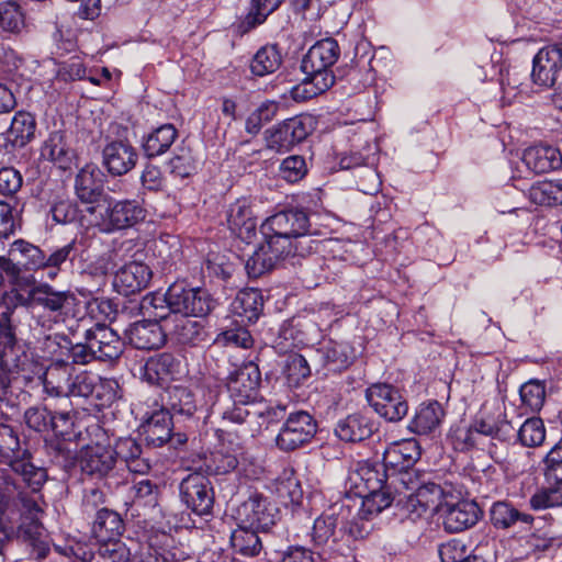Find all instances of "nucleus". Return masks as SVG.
<instances>
[{
	"label": "nucleus",
	"instance_id": "nucleus-6",
	"mask_svg": "<svg viewBox=\"0 0 562 562\" xmlns=\"http://www.w3.org/2000/svg\"><path fill=\"white\" fill-rule=\"evenodd\" d=\"M181 501L198 515L209 514L214 505V490L210 479L196 467L180 483Z\"/></svg>",
	"mask_w": 562,
	"mask_h": 562
},
{
	"label": "nucleus",
	"instance_id": "nucleus-49",
	"mask_svg": "<svg viewBox=\"0 0 562 562\" xmlns=\"http://www.w3.org/2000/svg\"><path fill=\"white\" fill-rule=\"evenodd\" d=\"M202 467V472L209 475L226 474L234 471L238 467V459L236 456L224 452H215L205 458Z\"/></svg>",
	"mask_w": 562,
	"mask_h": 562
},
{
	"label": "nucleus",
	"instance_id": "nucleus-29",
	"mask_svg": "<svg viewBox=\"0 0 562 562\" xmlns=\"http://www.w3.org/2000/svg\"><path fill=\"white\" fill-rule=\"evenodd\" d=\"M491 522L497 529H509L518 524L531 526L535 518L530 514L518 510L508 502H496L491 512Z\"/></svg>",
	"mask_w": 562,
	"mask_h": 562
},
{
	"label": "nucleus",
	"instance_id": "nucleus-38",
	"mask_svg": "<svg viewBox=\"0 0 562 562\" xmlns=\"http://www.w3.org/2000/svg\"><path fill=\"white\" fill-rule=\"evenodd\" d=\"M88 236L86 233L76 236L68 244L64 245L52 251L48 256L45 255V269H54L49 271L48 276L54 278L57 272L61 270L63 265L72 261L80 251V248L86 247Z\"/></svg>",
	"mask_w": 562,
	"mask_h": 562
},
{
	"label": "nucleus",
	"instance_id": "nucleus-28",
	"mask_svg": "<svg viewBox=\"0 0 562 562\" xmlns=\"http://www.w3.org/2000/svg\"><path fill=\"white\" fill-rule=\"evenodd\" d=\"M372 420L361 413L348 415L341 419L336 428V435L344 441L357 442L369 438L373 432Z\"/></svg>",
	"mask_w": 562,
	"mask_h": 562
},
{
	"label": "nucleus",
	"instance_id": "nucleus-63",
	"mask_svg": "<svg viewBox=\"0 0 562 562\" xmlns=\"http://www.w3.org/2000/svg\"><path fill=\"white\" fill-rule=\"evenodd\" d=\"M135 502L139 505L156 507L158 505L159 487L149 480H142L134 485Z\"/></svg>",
	"mask_w": 562,
	"mask_h": 562
},
{
	"label": "nucleus",
	"instance_id": "nucleus-35",
	"mask_svg": "<svg viewBox=\"0 0 562 562\" xmlns=\"http://www.w3.org/2000/svg\"><path fill=\"white\" fill-rule=\"evenodd\" d=\"M124 531V522L121 516L108 508L98 510L92 524V535L98 542L113 540L121 537Z\"/></svg>",
	"mask_w": 562,
	"mask_h": 562
},
{
	"label": "nucleus",
	"instance_id": "nucleus-54",
	"mask_svg": "<svg viewBox=\"0 0 562 562\" xmlns=\"http://www.w3.org/2000/svg\"><path fill=\"white\" fill-rule=\"evenodd\" d=\"M170 409L176 415L192 417L196 412L193 394L187 387H175L170 392Z\"/></svg>",
	"mask_w": 562,
	"mask_h": 562
},
{
	"label": "nucleus",
	"instance_id": "nucleus-61",
	"mask_svg": "<svg viewBox=\"0 0 562 562\" xmlns=\"http://www.w3.org/2000/svg\"><path fill=\"white\" fill-rule=\"evenodd\" d=\"M307 172L305 159L302 156H290L280 166V175L289 182L301 180Z\"/></svg>",
	"mask_w": 562,
	"mask_h": 562
},
{
	"label": "nucleus",
	"instance_id": "nucleus-30",
	"mask_svg": "<svg viewBox=\"0 0 562 562\" xmlns=\"http://www.w3.org/2000/svg\"><path fill=\"white\" fill-rule=\"evenodd\" d=\"M74 371L75 368L65 361L50 364L44 375L46 392L55 396H68Z\"/></svg>",
	"mask_w": 562,
	"mask_h": 562
},
{
	"label": "nucleus",
	"instance_id": "nucleus-26",
	"mask_svg": "<svg viewBox=\"0 0 562 562\" xmlns=\"http://www.w3.org/2000/svg\"><path fill=\"white\" fill-rule=\"evenodd\" d=\"M116 463L122 462L130 472L145 474L150 470V463L143 457L140 445L133 438H120L115 447Z\"/></svg>",
	"mask_w": 562,
	"mask_h": 562
},
{
	"label": "nucleus",
	"instance_id": "nucleus-39",
	"mask_svg": "<svg viewBox=\"0 0 562 562\" xmlns=\"http://www.w3.org/2000/svg\"><path fill=\"white\" fill-rule=\"evenodd\" d=\"M9 255L16 259L21 270L45 269V254L43 250L25 240H15L9 249Z\"/></svg>",
	"mask_w": 562,
	"mask_h": 562
},
{
	"label": "nucleus",
	"instance_id": "nucleus-18",
	"mask_svg": "<svg viewBox=\"0 0 562 562\" xmlns=\"http://www.w3.org/2000/svg\"><path fill=\"white\" fill-rule=\"evenodd\" d=\"M130 344L136 349L153 350L166 342V326L151 319L136 322L126 330Z\"/></svg>",
	"mask_w": 562,
	"mask_h": 562
},
{
	"label": "nucleus",
	"instance_id": "nucleus-56",
	"mask_svg": "<svg viewBox=\"0 0 562 562\" xmlns=\"http://www.w3.org/2000/svg\"><path fill=\"white\" fill-rule=\"evenodd\" d=\"M95 406H110L119 398V384L112 379H100L97 376V383L93 384V394Z\"/></svg>",
	"mask_w": 562,
	"mask_h": 562
},
{
	"label": "nucleus",
	"instance_id": "nucleus-27",
	"mask_svg": "<svg viewBox=\"0 0 562 562\" xmlns=\"http://www.w3.org/2000/svg\"><path fill=\"white\" fill-rule=\"evenodd\" d=\"M522 160L536 173H546L562 166V156L558 148L549 145H537L524 151Z\"/></svg>",
	"mask_w": 562,
	"mask_h": 562
},
{
	"label": "nucleus",
	"instance_id": "nucleus-48",
	"mask_svg": "<svg viewBox=\"0 0 562 562\" xmlns=\"http://www.w3.org/2000/svg\"><path fill=\"white\" fill-rule=\"evenodd\" d=\"M25 456L26 451L20 450V440L13 428L5 424H0V462L10 464L11 460Z\"/></svg>",
	"mask_w": 562,
	"mask_h": 562
},
{
	"label": "nucleus",
	"instance_id": "nucleus-10",
	"mask_svg": "<svg viewBox=\"0 0 562 562\" xmlns=\"http://www.w3.org/2000/svg\"><path fill=\"white\" fill-rule=\"evenodd\" d=\"M261 372L257 364L248 362L227 378V391L233 403L251 404L259 396Z\"/></svg>",
	"mask_w": 562,
	"mask_h": 562
},
{
	"label": "nucleus",
	"instance_id": "nucleus-50",
	"mask_svg": "<svg viewBox=\"0 0 562 562\" xmlns=\"http://www.w3.org/2000/svg\"><path fill=\"white\" fill-rule=\"evenodd\" d=\"M529 505L533 510H544L562 506V487L550 485L537 490L530 497Z\"/></svg>",
	"mask_w": 562,
	"mask_h": 562
},
{
	"label": "nucleus",
	"instance_id": "nucleus-44",
	"mask_svg": "<svg viewBox=\"0 0 562 562\" xmlns=\"http://www.w3.org/2000/svg\"><path fill=\"white\" fill-rule=\"evenodd\" d=\"M508 430H514V428L507 422L497 424L490 418H482L480 420H476L474 425L465 432L463 441L465 445L474 447L476 445L474 434L505 440Z\"/></svg>",
	"mask_w": 562,
	"mask_h": 562
},
{
	"label": "nucleus",
	"instance_id": "nucleus-60",
	"mask_svg": "<svg viewBox=\"0 0 562 562\" xmlns=\"http://www.w3.org/2000/svg\"><path fill=\"white\" fill-rule=\"evenodd\" d=\"M26 426L37 432L49 431L50 412L44 406H33L25 411Z\"/></svg>",
	"mask_w": 562,
	"mask_h": 562
},
{
	"label": "nucleus",
	"instance_id": "nucleus-25",
	"mask_svg": "<svg viewBox=\"0 0 562 562\" xmlns=\"http://www.w3.org/2000/svg\"><path fill=\"white\" fill-rule=\"evenodd\" d=\"M142 434L148 445L161 447L170 439L172 431V416L166 408L150 413L140 425Z\"/></svg>",
	"mask_w": 562,
	"mask_h": 562
},
{
	"label": "nucleus",
	"instance_id": "nucleus-7",
	"mask_svg": "<svg viewBox=\"0 0 562 562\" xmlns=\"http://www.w3.org/2000/svg\"><path fill=\"white\" fill-rule=\"evenodd\" d=\"M370 406L387 422L402 420L408 413V404L400 390L391 384L374 383L366 391Z\"/></svg>",
	"mask_w": 562,
	"mask_h": 562
},
{
	"label": "nucleus",
	"instance_id": "nucleus-46",
	"mask_svg": "<svg viewBox=\"0 0 562 562\" xmlns=\"http://www.w3.org/2000/svg\"><path fill=\"white\" fill-rule=\"evenodd\" d=\"M281 65V54L277 46L269 45L261 47L251 60V71L254 75L262 77L272 74Z\"/></svg>",
	"mask_w": 562,
	"mask_h": 562
},
{
	"label": "nucleus",
	"instance_id": "nucleus-31",
	"mask_svg": "<svg viewBox=\"0 0 562 562\" xmlns=\"http://www.w3.org/2000/svg\"><path fill=\"white\" fill-rule=\"evenodd\" d=\"M394 501V494L391 491L390 485L369 491V493L361 497L353 499L351 508H359V515L361 518H371L380 514L382 510L391 506Z\"/></svg>",
	"mask_w": 562,
	"mask_h": 562
},
{
	"label": "nucleus",
	"instance_id": "nucleus-64",
	"mask_svg": "<svg viewBox=\"0 0 562 562\" xmlns=\"http://www.w3.org/2000/svg\"><path fill=\"white\" fill-rule=\"evenodd\" d=\"M441 562H464L469 557L467 544L461 540H451L439 548Z\"/></svg>",
	"mask_w": 562,
	"mask_h": 562
},
{
	"label": "nucleus",
	"instance_id": "nucleus-1",
	"mask_svg": "<svg viewBox=\"0 0 562 562\" xmlns=\"http://www.w3.org/2000/svg\"><path fill=\"white\" fill-rule=\"evenodd\" d=\"M265 243L246 262L249 277L258 278L280 265H302V260L316 252L319 240L311 231L308 214L290 209L269 216L261 225Z\"/></svg>",
	"mask_w": 562,
	"mask_h": 562
},
{
	"label": "nucleus",
	"instance_id": "nucleus-62",
	"mask_svg": "<svg viewBox=\"0 0 562 562\" xmlns=\"http://www.w3.org/2000/svg\"><path fill=\"white\" fill-rule=\"evenodd\" d=\"M43 525L38 517L25 516L18 528V538L36 547L42 536Z\"/></svg>",
	"mask_w": 562,
	"mask_h": 562
},
{
	"label": "nucleus",
	"instance_id": "nucleus-3",
	"mask_svg": "<svg viewBox=\"0 0 562 562\" xmlns=\"http://www.w3.org/2000/svg\"><path fill=\"white\" fill-rule=\"evenodd\" d=\"M146 216V211L135 200L109 202L102 211L100 205L86 206L81 211L80 224L95 227L99 232L111 234L136 225Z\"/></svg>",
	"mask_w": 562,
	"mask_h": 562
},
{
	"label": "nucleus",
	"instance_id": "nucleus-37",
	"mask_svg": "<svg viewBox=\"0 0 562 562\" xmlns=\"http://www.w3.org/2000/svg\"><path fill=\"white\" fill-rule=\"evenodd\" d=\"M31 299L34 304L50 312H61L75 300L71 293L55 291L48 284L34 286L31 291Z\"/></svg>",
	"mask_w": 562,
	"mask_h": 562
},
{
	"label": "nucleus",
	"instance_id": "nucleus-19",
	"mask_svg": "<svg viewBox=\"0 0 562 562\" xmlns=\"http://www.w3.org/2000/svg\"><path fill=\"white\" fill-rule=\"evenodd\" d=\"M41 155L61 170L71 169L76 161V151L63 131H54L48 135L41 148Z\"/></svg>",
	"mask_w": 562,
	"mask_h": 562
},
{
	"label": "nucleus",
	"instance_id": "nucleus-17",
	"mask_svg": "<svg viewBox=\"0 0 562 562\" xmlns=\"http://www.w3.org/2000/svg\"><path fill=\"white\" fill-rule=\"evenodd\" d=\"M102 156L103 165L112 176H123L130 172L138 160L136 149L124 140H113L106 144Z\"/></svg>",
	"mask_w": 562,
	"mask_h": 562
},
{
	"label": "nucleus",
	"instance_id": "nucleus-5",
	"mask_svg": "<svg viewBox=\"0 0 562 562\" xmlns=\"http://www.w3.org/2000/svg\"><path fill=\"white\" fill-rule=\"evenodd\" d=\"M79 462L82 472L98 479H105L111 486L120 485L123 479L115 459V451L111 446L92 445L81 449Z\"/></svg>",
	"mask_w": 562,
	"mask_h": 562
},
{
	"label": "nucleus",
	"instance_id": "nucleus-2",
	"mask_svg": "<svg viewBox=\"0 0 562 562\" xmlns=\"http://www.w3.org/2000/svg\"><path fill=\"white\" fill-rule=\"evenodd\" d=\"M339 54V45L331 37L318 41L308 49L301 64V69L306 77L292 90L295 101L312 99L333 87L335 76L330 68L337 61Z\"/></svg>",
	"mask_w": 562,
	"mask_h": 562
},
{
	"label": "nucleus",
	"instance_id": "nucleus-51",
	"mask_svg": "<svg viewBox=\"0 0 562 562\" xmlns=\"http://www.w3.org/2000/svg\"><path fill=\"white\" fill-rule=\"evenodd\" d=\"M283 373L289 386L296 387L310 376L311 369L302 355L294 353L288 357Z\"/></svg>",
	"mask_w": 562,
	"mask_h": 562
},
{
	"label": "nucleus",
	"instance_id": "nucleus-24",
	"mask_svg": "<svg viewBox=\"0 0 562 562\" xmlns=\"http://www.w3.org/2000/svg\"><path fill=\"white\" fill-rule=\"evenodd\" d=\"M101 172L97 168L85 167L80 169L75 179V193L78 200L87 206L99 205L104 194Z\"/></svg>",
	"mask_w": 562,
	"mask_h": 562
},
{
	"label": "nucleus",
	"instance_id": "nucleus-8",
	"mask_svg": "<svg viewBox=\"0 0 562 562\" xmlns=\"http://www.w3.org/2000/svg\"><path fill=\"white\" fill-rule=\"evenodd\" d=\"M169 296L172 312L178 315L205 317L215 306V301L206 290L186 288L182 283L171 284Z\"/></svg>",
	"mask_w": 562,
	"mask_h": 562
},
{
	"label": "nucleus",
	"instance_id": "nucleus-45",
	"mask_svg": "<svg viewBox=\"0 0 562 562\" xmlns=\"http://www.w3.org/2000/svg\"><path fill=\"white\" fill-rule=\"evenodd\" d=\"M355 359L353 349L347 342H330L324 351L325 366L330 371H341Z\"/></svg>",
	"mask_w": 562,
	"mask_h": 562
},
{
	"label": "nucleus",
	"instance_id": "nucleus-58",
	"mask_svg": "<svg viewBox=\"0 0 562 562\" xmlns=\"http://www.w3.org/2000/svg\"><path fill=\"white\" fill-rule=\"evenodd\" d=\"M97 383V375L88 371H74L72 379L70 381V390L68 397H91L93 394V384Z\"/></svg>",
	"mask_w": 562,
	"mask_h": 562
},
{
	"label": "nucleus",
	"instance_id": "nucleus-52",
	"mask_svg": "<svg viewBox=\"0 0 562 562\" xmlns=\"http://www.w3.org/2000/svg\"><path fill=\"white\" fill-rule=\"evenodd\" d=\"M519 394L525 406L538 412L544 404L546 386L539 380H530L520 386Z\"/></svg>",
	"mask_w": 562,
	"mask_h": 562
},
{
	"label": "nucleus",
	"instance_id": "nucleus-40",
	"mask_svg": "<svg viewBox=\"0 0 562 562\" xmlns=\"http://www.w3.org/2000/svg\"><path fill=\"white\" fill-rule=\"evenodd\" d=\"M258 531L245 525L235 529L231 536V544L234 552L243 557L258 555L262 549Z\"/></svg>",
	"mask_w": 562,
	"mask_h": 562
},
{
	"label": "nucleus",
	"instance_id": "nucleus-9",
	"mask_svg": "<svg viewBox=\"0 0 562 562\" xmlns=\"http://www.w3.org/2000/svg\"><path fill=\"white\" fill-rule=\"evenodd\" d=\"M312 131V117L294 116L265 132L267 147L277 151H288L305 140Z\"/></svg>",
	"mask_w": 562,
	"mask_h": 562
},
{
	"label": "nucleus",
	"instance_id": "nucleus-4",
	"mask_svg": "<svg viewBox=\"0 0 562 562\" xmlns=\"http://www.w3.org/2000/svg\"><path fill=\"white\" fill-rule=\"evenodd\" d=\"M347 498L341 504L336 503L331 508V514L322 515L314 521L312 539L314 544L333 552H342L350 548L348 539L342 535V527L337 530L345 519L351 515V505Z\"/></svg>",
	"mask_w": 562,
	"mask_h": 562
},
{
	"label": "nucleus",
	"instance_id": "nucleus-47",
	"mask_svg": "<svg viewBox=\"0 0 562 562\" xmlns=\"http://www.w3.org/2000/svg\"><path fill=\"white\" fill-rule=\"evenodd\" d=\"M284 0H251L250 8L241 22L245 32L262 24Z\"/></svg>",
	"mask_w": 562,
	"mask_h": 562
},
{
	"label": "nucleus",
	"instance_id": "nucleus-23",
	"mask_svg": "<svg viewBox=\"0 0 562 562\" xmlns=\"http://www.w3.org/2000/svg\"><path fill=\"white\" fill-rule=\"evenodd\" d=\"M180 360L170 352H162L147 359L143 378L150 384L162 385L180 372Z\"/></svg>",
	"mask_w": 562,
	"mask_h": 562
},
{
	"label": "nucleus",
	"instance_id": "nucleus-15",
	"mask_svg": "<svg viewBox=\"0 0 562 562\" xmlns=\"http://www.w3.org/2000/svg\"><path fill=\"white\" fill-rule=\"evenodd\" d=\"M151 277L153 272L147 265L131 261L116 271L113 279V286L117 293L127 296L147 288Z\"/></svg>",
	"mask_w": 562,
	"mask_h": 562
},
{
	"label": "nucleus",
	"instance_id": "nucleus-53",
	"mask_svg": "<svg viewBox=\"0 0 562 562\" xmlns=\"http://www.w3.org/2000/svg\"><path fill=\"white\" fill-rule=\"evenodd\" d=\"M518 438L526 447L540 446L546 438L543 422L538 417L528 418L518 430Z\"/></svg>",
	"mask_w": 562,
	"mask_h": 562
},
{
	"label": "nucleus",
	"instance_id": "nucleus-34",
	"mask_svg": "<svg viewBox=\"0 0 562 562\" xmlns=\"http://www.w3.org/2000/svg\"><path fill=\"white\" fill-rule=\"evenodd\" d=\"M36 122L32 114L18 112L10 119L7 142L12 147L22 148L35 136Z\"/></svg>",
	"mask_w": 562,
	"mask_h": 562
},
{
	"label": "nucleus",
	"instance_id": "nucleus-36",
	"mask_svg": "<svg viewBox=\"0 0 562 562\" xmlns=\"http://www.w3.org/2000/svg\"><path fill=\"white\" fill-rule=\"evenodd\" d=\"M443 415V408L437 401L422 404L409 424V429L419 435L430 434L439 427Z\"/></svg>",
	"mask_w": 562,
	"mask_h": 562
},
{
	"label": "nucleus",
	"instance_id": "nucleus-59",
	"mask_svg": "<svg viewBox=\"0 0 562 562\" xmlns=\"http://www.w3.org/2000/svg\"><path fill=\"white\" fill-rule=\"evenodd\" d=\"M558 181H540L529 189L530 201L537 205H550L557 201Z\"/></svg>",
	"mask_w": 562,
	"mask_h": 562
},
{
	"label": "nucleus",
	"instance_id": "nucleus-41",
	"mask_svg": "<svg viewBox=\"0 0 562 562\" xmlns=\"http://www.w3.org/2000/svg\"><path fill=\"white\" fill-rule=\"evenodd\" d=\"M178 132L172 124H164L151 132L143 143L147 157H156L166 153L175 143Z\"/></svg>",
	"mask_w": 562,
	"mask_h": 562
},
{
	"label": "nucleus",
	"instance_id": "nucleus-57",
	"mask_svg": "<svg viewBox=\"0 0 562 562\" xmlns=\"http://www.w3.org/2000/svg\"><path fill=\"white\" fill-rule=\"evenodd\" d=\"M370 518H361L359 515V508L357 507V515L352 516L351 519H345L341 524L342 535L345 539H348L351 544L352 541L364 539L372 530V526L369 522Z\"/></svg>",
	"mask_w": 562,
	"mask_h": 562
},
{
	"label": "nucleus",
	"instance_id": "nucleus-43",
	"mask_svg": "<svg viewBox=\"0 0 562 562\" xmlns=\"http://www.w3.org/2000/svg\"><path fill=\"white\" fill-rule=\"evenodd\" d=\"M25 14L14 1L0 3V30L5 34L18 35L25 29Z\"/></svg>",
	"mask_w": 562,
	"mask_h": 562
},
{
	"label": "nucleus",
	"instance_id": "nucleus-13",
	"mask_svg": "<svg viewBox=\"0 0 562 562\" xmlns=\"http://www.w3.org/2000/svg\"><path fill=\"white\" fill-rule=\"evenodd\" d=\"M241 524L250 528L268 531L278 517V509L260 494L251 495L237 510Z\"/></svg>",
	"mask_w": 562,
	"mask_h": 562
},
{
	"label": "nucleus",
	"instance_id": "nucleus-21",
	"mask_svg": "<svg viewBox=\"0 0 562 562\" xmlns=\"http://www.w3.org/2000/svg\"><path fill=\"white\" fill-rule=\"evenodd\" d=\"M229 229L241 240L249 243L256 235L257 222L250 202L243 198L229 205L227 211Z\"/></svg>",
	"mask_w": 562,
	"mask_h": 562
},
{
	"label": "nucleus",
	"instance_id": "nucleus-16",
	"mask_svg": "<svg viewBox=\"0 0 562 562\" xmlns=\"http://www.w3.org/2000/svg\"><path fill=\"white\" fill-rule=\"evenodd\" d=\"M85 339L91 342V350L98 360H114L123 352L120 336L106 325L95 324L86 331Z\"/></svg>",
	"mask_w": 562,
	"mask_h": 562
},
{
	"label": "nucleus",
	"instance_id": "nucleus-22",
	"mask_svg": "<svg viewBox=\"0 0 562 562\" xmlns=\"http://www.w3.org/2000/svg\"><path fill=\"white\" fill-rule=\"evenodd\" d=\"M419 443L415 439H406L390 445L383 453V465L398 472L407 471L420 458Z\"/></svg>",
	"mask_w": 562,
	"mask_h": 562
},
{
	"label": "nucleus",
	"instance_id": "nucleus-20",
	"mask_svg": "<svg viewBox=\"0 0 562 562\" xmlns=\"http://www.w3.org/2000/svg\"><path fill=\"white\" fill-rule=\"evenodd\" d=\"M167 335H170L179 344L199 346L206 341V331L202 322L187 315L173 314L167 322Z\"/></svg>",
	"mask_w": 562,
	"mask_h": 562
},
{
	"label": "nucleus",
	"instance_id": "nucleus-33",
	"mask_svg": "<svg viewBox=\"0 0 562 562\" xmlns=\"http://www.w3.org/2000/svg\"><path fill=\"white\" fill-rule=\"evenodd\" d=\"M171 301L169 296V289L165 294L149 293L145 295L139 304V310L143 316L148 317L153 322L161 323L167 326V322L173 316Z\"/></svg>",
	"mask_w": 562,
	"mask_h": 562
},
{
	"label": "nucleus",
	"instance_id": "nucleus-55",
	"mask_svg": "<svg viewBox=\"0 0 562 562\" xmlns=\"http://www.w3.org/2000/svg\"><path fill=\"white\" fill-rule=\"evenodd\" d=\"M98 553L110 562H128L132 555L131 549L120 537L99 542Z\"/></svg>",
	"mask_w": 562,
	"mask_h": 562
},
{
	"label": "nucleus",
	"instance_id": "nucleus-12",
	"mask_svg": "<svg viewBox=\"0 0 562 562\" xmlns=\"http://www.w3.org/2000/svg\"><path fill=\"white\" fill-rule=\"evenodd\" d=\"M531 79L540 87H553L562 70V44L541 48L532 63Z\"/></svg>",
	"mask_w": 562,
	"mask_h": 562
},
{
	"label": "nucleus",
	"instance_id": "nucleus-32",
	"mask_svg": "<svg viewBox=\"0 0 562 562\" xmlns=\"http://www.w3.org/2000/svg\"><path fill=\"white\" fill-rule=\"evenodd\" d=\"M233 312L241 318V322L254 323L260 316L263 308V297L257 289L239 291L232 303Z\"/></svg>",
	"mask_w": 562,
	"mask_h": 562
},
{
	"label": "nucleus",
	"instance_id": "nucleus-11",
	"mask_svg": "<svg viewBox=\"0 0 562 562\" xmlns=\"http://www.w3.org/2000/svg\"><path fill=\"white\" fill-rule=\"evenodd\" d=\"M316 422L307 412L290 414L277 437V446L292 451L308 442L316 434Z\"/></svg>",
	"mask_w": 562,
	"mask_h": 562
},
{
	"label": "nucleus",
	"instance_id": "nucleus-42",
	"mask_svg": "<svg viewBox=\"0 0 562 562\" xmlns=\"http://www.w3.org/2000/svg\"><path fill=\"white\" fill-rule=\"evenodd\" d=\"M450 492H447L443 486L428 482L418 486L413 495L409 497L415 499L416 504L426 509L442 512L445 501H449Z\"/></svg>",
	"mask_w": 562,
	"mask_h": 562
},
{
	"label": "nucleus",
	"instance_id": "nucleus-14",
	"mask_svg": "<svg viewBox=\"0 0 562 562\" xmlns=\"http://www.w3.org/2000/svg\"><path fill=\"white\" fill-rule=\"evenodd\" d=\"M441 512L443 528L448 532H461L473 527L482 516V510L474 501L462 499L457 503L445 501Z\"/></svg>",
	"mask_w": 562,
	"mask_h": 562
}]
</instances>
